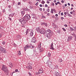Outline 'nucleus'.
<instances>
[{"mask_svg":"<svg viewBox=\"0 0 76 76\" xmlns=\"http://www.w3.org/2000/svg\"><path fill=\"white\" fill-rule=\"evenodd\" d=\"M69 29H70V30H71V31H73L74 30V29H73V28H72V27H70Z\"/></svg>","mask_w":76,"mask_h":76,"instance_id":"b1692460","label":"nucleus"},{"mask_svg":"<svg viewBox=\"0 0 76 76\" xmlns=\"http://www.w3.org/2000/svg\"><path fill=\"white\" fill-rule=\"evenodd\" d=\"M70 13L71 14H73V12H70Z\"/></svg>","mask_w":76,"mask_h":76,"instance_id":"774afa93","label":"nucleus"},{"mask_svg":"<svg viewBox=\"0 0 76 76\" xmlns=\"http://www.w3.org/2000/svg\"><path fill=\"white\" fill-rule=\"evenodd\" d=\"M28 74H29V76H32V75L31 74V73H30V72H29Z\"/></svg>","mask_w":76,"mask_h":76,"instance_id":"c03bdc74","label":"nucleus"},{"mask_svg":"<svg viewBox=\"0 0 76 76\" xmlns=\"http://www.w3.org/2000/svg\"><path fill=\"white\" fill-rule=\"evenodd\" d=\"M29 47H29L27 45H26V46H25L24 47L25 51H26V49H27V48H29Z\"/></svg>","mask_w":76,"mask_h":76,"instance_id":"2eb2a0df","label":"nucleus"},{"mask_svg":"<svg viewBox=\"0 0 76 76\" xmlns=\"http://www.w3.org/2000/svg\"><path fill=\"white\" fill-rule=\"evenodd\" d=\"M62 29H63V30L64 31V32L66 31V30L65 28H62Z\"/></svg>","mask_w":76,"mask_h":76,"instance_id":"473e14b6","label":"nucleus"},{"mask_svg":"<svg viewBox=\"0 0 76 76\" xmlns=\"http://www.w3.org/2000/svg\"><path fill=\"white\" fill-rule=\"evenodd\" d=\"M2 70L3 71H4V73H5L7 75H8L9 72L7 69V67H6V66L4 65H3L2 66Z\"/></svg>","mask_w":76,"mask_h":76,"instance_id":"f257e3e1","label":"nucleus"},{"mask_svg":"<svg viewBox=\"0 0 76 76\" xmlns=\"http://www.w3.org/2000/svg\"><path fill=\"white\" fill-rule=\"evenodd\" d=\"M47 31L45 30V29L44 28H41L40 29V32L41 34H45L46 32Z\"/></svg>","mask_w":76,"mask_h":76,"instance_id":"7ed1b4c3","label":"nucleus"},{"mask_svg":"<svg viewBox=\"0 0 76 76\" xmlns=\"http://www.w3.org/2000/svg\"><path fill=\"white\" fill-rule=\"evenodd\" d=\"M33 35H34V33L32 31H31L30 33V35L31 36H33Z\"/></svg>","mask_w":76,"mask_h":76,"instance_id":"aec40b11","label":"nucleus"},{"mask_svg":"<svg viewBox=\"0 0 76 76\" xmlns=\"http://www.w3.org/2000/svg\"><path fill=\"white\" fill-rule=\"evenodd\" d=\"M55 16H56V17H57V16H58V14H56L55 15Z\"/></svg>","mask_w":76,"mask_h":76,"instance_id":"864d4df0","label":"nucleus"},{"mask_svg":"<svg viewBox=\"0 0 76 76\" xmlns=\"http://www.w3.org/2000/svg\"><path fill=\"white\" fill-rule=\"evenodd\" d=\"M38 3H38V2H37L36 4H35V5L36 6H38Z\"/></svg>","mask_w":76,"mask_h":76,"instance_id":"ea45409f","label":"nucleus"},{"mask_svg":"<svg viewBox=\"0 0 76 76\" xmlns=\"http://www.w3.org/2000/svg\"><path fill=\"white\" fill-rule=\"evenodd\" d=\"M51 47L50 49H51L52 50H54V47H53V43H51Z\"/></svg>","mask_w":76,"mask_h":76,"instance_id":"6ab92c4d","label":"nucleus"},{"mask_svg":"<svg viewBox=\"0 0 76 76\" xmlns=\"http://www.w3.org/2000/svg\"><path fill=\"white\" fill-rule=\"evenodd\" d=\"M55 75L56 76H60V74L57 72H55Z\"/></svg>","mask_w":76,"mask_h":76,"instance_id":"9b49d317","label":"nucleus"},{"mask_svg":"<svg viewBox=\"0 0 76 76\" xmlns=\"http://www.w3.org/2000/svg\"><path fill=\"white\" fill-rule=\"evenodd\" d=\"M2 44H3V45L5 44V42H2Z\"/></svg>","mask_w":76,"mask_h":76,"instance_id":"a18cd8bd","label":"nucleus"},{"mask_svg":"<svg viewBox=\"0 0 76 76\" xmlns=\"http://www.w3.org/2000/svg\"><path fill=\"white\" fill-rule=\"evenodd\" d=\"M61 15H62V16H63V12H62L61 13Z\"/></svg>","mask_w":76,"mask_h":76,"instance_id":"13d9d810","label":"nucleus"},{"mask_svg":"<svg viewBox=\"0 0 76 76\" xmlns=\"http://www.w3.org/2000/svg\"><path fill=\"white\" fill-rule=\"evenodd\" d=\"M42 18H45V16H44L43 15H42Z\"/></svg>","mask_w":76,"mask_h":76,"instance_id":"37998d69","label":"nucleus"},{"mask_svg":"<svg viewBox=\"0 0 76 76\" xmlns=\"http://www.w3.org/2000/svg\"><path fill=\"white\" fill-rule=\"evenodd\" d=\"M42 8H40L39 9V10H40V11H42Z\"/></svg>","mask_w":76,"mask_h":76,"instance_id":"09e8293b","label":"nucleus"},{"mask_svg":"<svg viewBox=\"0 0 76 76\" xmlns=\"http://www.w3.org/2000/svg\"><path fill=\"white\" fill-rule=\"evenodd\" d=\"M41 25H45L46 26H47V24L46 23H41Z\"/></svg>","mask_w":76,"mask_h":76,"instance_id":"f3484780","label":"nucleus"},{"mask_svg":"<svg viewBox=\"0 0 76 76\" xmlns=\"http://www.w3.org/2000/svg\"><path fill=\"white\" fill-rule=\"evenodd\" d=\"M18 53L19 55H20V54H21V53H20V51H18Z\"/></svg>","mask_w":76,"mask_h":76,"instance_id":"72a5a7b5","label":"nucleus"},{"mask_svg":"<svg viewBox=\"0 0 76 76\" xmlns=\"http://www.w3.org/2000/svg\"><path fill=\"white\" fill-rule=\"evenodd\" d=\"M47 35V37H48V39H50V38H51V36H50L49 35Z\"/></svg>","mask_w":76,"mask_h":76,"instance_id":"c85d7f7f","label":"nucleus"},{"mask_svg":"<svg viewBox=\"0 0 76 76\" xmlns=\"http://www.w3.org/2000/svg\"><path fill=\"white\" fill-rule=\"evenodd\" d=\"M53 11L55 12H56V10L54 9H51L50 13H51L52 14H53V13H54V12Z\"/></svg>","mask_w":76,"mask_h":76,"instance_id":"6e6552de","label":"nucleus"},{"mask_svg":"<svg viewBox=\"0 0 76 76\" xmlns=\"http://www.w3.org/2000/svg\"><path fill=\"white\" fill-rule=\"evenodd\" d=\"M8 66H9L10 67H13V65H12V64L11 62H10L8 63Z\"/></svg>","mask_w":76,"mask_h":76,"instance_id":"ddd939ff","label":"nucleus"},{"mask_svg":"<svg viewBox=\"0 0 76 76\" xmlns=\"http://www.w3.org/2000/svg\"><path fill=\"white\" fill-rule=\"evenodd\" d=\"M41 28L40 27H38L37 28H36V29L38 32H40V31H41Z\"/></svg>","mask_w":76,"mask_h":76,"instance_id":"dca6fc26","label":"nucleus"},{"mask_svg":"<svg viewBox=\"0 0 76 76\" xmlns=\"http://www.w3.org/2000/svg\"><path fill=\"white\" fill-rule=\"evenodd\" d=\"M20 35H18L16 36V38H18V39L20 38Z\"/></svg>","mask_w":76,"mask_h":76,"instance_id":"4be33fe9","label":"nucleus"},{"mask_svg":"<svg viewBox=\"0 0 76 76\" xmlns=\"http://www.w3.org/2000/svg\"><path fill=\"white\" fill-rule=\"evenodd\" d=\"M45 3V2L44 0H42L41 2V3L43 4H44Z\"/></svg>","mask_w":76,"mask_h":76,"instance_id":"5701e85b","label":"nucleus"},{"mask_svg":"<svg viewBox=\"0 0 76 76\" xmlns=\"http://www.w3.org/2000/svg\"><path fill=\"white\" fill-rule=\"evenodd\" d=\"M34 47H35V46H32V48H34Z\"/></svg>","mask_w":76,"mask_h":76,"instance_id":"4d7b16f0","label":"nucleus"},{"mask_svg":"<svg viewBox=\"0 0 76 76\" xmlns=\"http://www.w3.org/2000/svg\"><path fill=\"white\" fill-rule=\"evenodd\" d=\"M54 17H55V16H54H54H52V18H54Z\"/></svg>","mask_w":76,"mask_h":76,"instance_id":"052dcab7","label":"nucleus"},{"mask_svg":"<svg viewBox=\"0 0 76 76\" xmlns=\"http://www.w3.org/2000/svg\"><path fill=\"white\" fill-rule=\"evenodd\" d=\"M53 27L54 28H57V25H55Z\"/></svg>","mask_w":76,"mask_h":76,"instance_id":"58836bf2","label":"nucleus"},{"mask_svg":"<svg viewBox=\"0 0 76 76\" xmlns=\"http://www.w3.org/2000/svg\"><path fill=\"white\" fill-rule=\"evenodd\" d=\"M39 6L40 7H42V4H40L39 5Z\"/></svg>","mask_w":76,"mask_h":76,"instance_id":"6e6d98bb","label":"nucleus"},{"mask_svg":"<svg viewBox=\"0 0 76 76\" xmlns=\"http://www.w3.org/2000/svg\"><path fill=\"white\" fill-rule=\"evenodd\" d=\"M55 69H57L58 68V66H56L55 67L54 66Z\"/></svg>","mask_w":76,"mask_h":76,"instance_id":"c9c22d12","label":"nucleus"},{"mask_svg":"<svg viewBox=\"0 0 76 76\" xmlns=\"http://www.w3.org/2000/svg\"><path fill=\"white\" fill-rule=\"evenodd\" d=\"M8 7L9 8H10V5H9Z\"/></svg>","mask_w":76,"mask_h":76,"instance_id":"338daca9","label":"nucleus"},{"mask_svg":"<svg viewBox=\"0 0 76 76\" xmlns=\"http://www.w3.org/2000/svg\"><path fill=\"white\" fill-rule=\"evenodd\" d=\"M50 13H48L47 14V15L48 16H50Z\"/></svg>","mask_w":76,"mask_h":76,"instance_id":"8fccbe9b","label":"nucleus"},{"mask_svg":"<svg viewBox=\"0 0 76 76\" xmlns=\"http://www.w3.org/2000/svg\"><path fill=\"white\" fill-rule=\"evenodd\" d=\"M31 30H30L29 29H27V31L26 32V35H27L28 34V33H29V32H31Z\"/></svg>","mask_w":76,"mask_h":76,"instance_id":"9d476101","label":"nucleus"},{"mask_svg":"<svg viewBox=\"0 0 76 76\" xmlns=\"http://www.w3.org/2000/svg\"><path fill=\"white\" fill-rule=\"evenodd\" d=\"M64 26H65V27H67L68 26L66 24H65L64 25Z\"/></svg>","mask_w":76,"mask_h":76,"instance_id":"79ce46f5","label":"nucleus"},{"mask_svg":"<svg viewBox=\"0 0 76 76\" xmlns=\"http://www.w3.org/2000/svg\"><path fill=\"white\" fill-rule=\"evenodd\" d=\"M72 36L68 37V39H67V41H69V40H72Z\"/></svg>","mask_w":76,"mask_h":76,"instance_id":"4468645a","label":"nucleus"},{"mask_svg":"<svg viewBox=\"0 0 76 76\" xmlns=\"http://www.w3.org/2000/svg\"><path fill=\"white\" fill-rule=\"evenodd\" d=\"M37 1L40 2V1H41V0H37Z\"/></svg>","mask_w":76,"mask_h":76,"instance_id":"bf43d9fd","label":"nucleus"},{"mask_svg":"<svg viewBox=\"0 0 76 76\" xmlns=\"http://www.w3.org/2000/svg\"><path fill=\"white\" fill-rule=\"evenodd\" d=\"M44 13H45V14H47V12L45 11V12H44Z\"/></svg>","mask_w":76,"mask_h":76,"instance_id":"5fc2aeb1","label":"nucleus"},{"mask_svg":"<svg viewBox=\"0 0 76 76\" xmlns=\"http://www.w3.org/2000/svg\"><path fill=\"white\" fill-rule=\"evenodd\" d=\"M45 32V34H46L47 35H49L51 33V31L50 30H48Z\"/></svg>","mask_w":76,"mask_h":76,"instance_id":"423d86ee","label":"nucleus"},{"mask_svg":"<svg viewBox=\"0 0 76 76\" xmlns=\"http://www.w3.org/2000/svg\"><path fill=\"white\" fill-rule=\"evenodd\" d=\"M61 19L62 20H63V19H64V18L63 17H61Z\"/></svg>","mask_w":76,"mask_h":76,"instance_id":"de8ad7c7","label":"nucleus"},{"mask_svg":"<svg viewBox=\"0 0 76 76\" xmlns=\"http://www.w3.org/2000/svg\"><path fill=\"white\" fill-rule=\"evenodd\" d=\"M54 3H56V0H54Z\"/></svg>","mask_w":76,"mask_h":76,"instance_id":"e2e57ef3","label":"nucleus"},{"mask_svg":"<svg viewBox=\"0 0 76 76\" xmlns=\"http://www.w3.org/2000/svg\"><path fill=\"white\" fill-rule=\"evenodd\" d=\"M21 23L22 25H25L26 24V21L23 19V18H22L21 19Z\"/></svg>","mask_w":76,"mask_h":76,"instance_id":"39448f33","label":"nucleus"},{"mask_svg":"<svg viewBox=\"0 0 76 76\" xmlns=\"http://www.w3.org/2000/svg\"><path fill=\"white\" fill-rule=\"evenodd\" d=\"M39 74H40V73H39V72L36 73V75H39Z\"/></svg>","mask_w":76,"mask_h":76,"instance_id":"f704fd0d","label":"nucleus"},{"mask_svg":"<svg viewBox=\"0 0 76 76\" xmlns=\"http://www.w3.org/2000/svg\"><path fill=\"white\" fill-rule=\"evenodd\" d=\"M68 6H70V3H68Z\"/></svg>","mask_w":76,"mask_h":76,"instance_id":"680f3d73","label":"nucleus"},{"mask_svg":"<svg viewBox=\"0 0 76 76\" xmlns=\"http://www.w3.org/2000/svg\"><path fill=\"white\" fill-rule=\"evenodd\" d=\"M49 1H51V0H47V3H48V4H49V3H50V2H49Z\"/></svg>","mask_w":76,"mask_h":76,"instance_id":"7c9ffc66","label":"nucleus"},{"mask_svg":"<svg viewBox=\"0 0 76 76\" xmlns=\"http://www.w3.org/2000/svg\"><path fill=\"white\" fill-rule=\"evenodd\" d=\"M45 7H48V5H47V4H45Z\"/></svg>","mask_w":76,"mask_h":76,"instance_id":"a19ab883","label":"nucleus"},{"mask_svg":"<svg viewBox=\"0 0 76 76\" xmlns=\"http://www.w3.org/2000/svg\"><path fill=\"white\" fill-rule=\"evenodd\" d=\"M40 51V52H42L43 51V50H44V49L42 48L41 49L40 48V49H39Z\"/></svg>","mask_w":76,"mask_h":76,"instance_id":"cd10ccee","label":"nucleus"},{"mask_svg":"<svg viewBox=\"0 0 76 76\" xmlns=\"http://www.w3.org/2000/svg\"><path fill=\"white\" fill-rule=\"evenodd\" d=\"M24 14H25V12L23 11L21 12V15L22 16H23L24 15Z\"/></svg>","mask_w":76,"mask_h":76,"instance_id":"393cba45","label":"nucleus"},{"mask_svg":"<svg viewBox=\"0 0 76 76\" xmlns=\"http://www.w3.org/2000/svg\"><path fill=\"white\" fill-rule=\"evenodd\" d=\"M18 5H20V2L18 3Z\"/></svg>","mask_w":76,"mask_h":76,"instance_id":"3c124183","label":"nucleus"},{"mask_svg":"<svg viewBox=\"0 0 76 76\" xmlns=\"http://www.w3.org/2000/svg\"><path fill=\"white\" fill-rule=\"evenodd\" d=\"M15 72H18V70L17 69H15Z\"/></svg>","mask_w":76,"mask_h":76,"instance_id":"69168bd1","label":"nucleus"},{"mask_svg":"<svg viewBox=\"0 0 76 76\" xmlns=\"http://www.w3.org/2000/svg\"><path fill=\"white\" fill-rule=\"evenodd\" d=\"M28 68L30 69H32V67L31 66H28Z\"/></svg>","mask_w":76,"mask_h":76,"instance_id":"e433bc0d","label":"nucleus"},{"mask_svg":"<svg viewBox=\"0 0 76 76\" xmlns=\"http://www.w3.org/2000/svg\"><path fill=\"white\" fill-rule=\"evenodd\" d=\"M54 66H55L54 65H51L49 67L52 69H54Z\"/></svg>","mask_w":76,"mask_h":76,"instance_id":"f8f14e48","label":"nucleus"},{"mask_svg":"<svg viewBox=\"0 0 76 76\" xmlns=\"http://www.w3.org/2000/svg\"><path fill=\"white\" fill-rule=\"evenodd\" d=\"M59 62H62V61H63V60H62V59H60L59 60Z\"/></svg>","mask_w":76,"mask_h":76,"instance_id":"2f4dec72","label":"nucleus"},{"mask_svg":"<svg viewBox=\"0 0 76 76\" xmlns=\"http://www.w3.org/2000/svg\"><path fill=\"white\" fill-rule=\"evenodd\" d=\"M47 11L48 12H50V9H48L47 10Z\"/></svg>","mask_w":76,"mask_h":76,"instance_id":"49530a36","label":"nucleus"},{"mask_svg":"<svg viewBox=\"0 0 76 76\" xmlns=\"http://www.w3.org/2000/svg\"><path fill=\"white\" fill-rule=\"evenodd\" d=\"M9 19V20H10L11 21V20H12V19L10 18V17L8 18Z\"/></svg>","mask_w":76,"mask_h":76,"instance_id":"603ef678","label":"nucleus"},{"mask_svg":"<svg viewBox=\"0 0 76 76\" xmlns=\"http://www.w3.org/2000/svg\"><path fill=\"white\" fill-rule=\"evenodd\" d=\"M48 64L49 66H50L51 65H52V62L50 61H49L48 62Z\"/></svg>","mask_w":76,"mask_h":76,"instance_id":"a211bd4d","label":"nucleus"},{"mask_svg":"<svg viewBox=\"0 0 76 76\" xmlns=\"http://www.w3.org/2000/svg\"><path fill=\"white\" fill-rule=\"evenodd\" d=\"M64 15H64V17H66V16H67V15H67V12H65L64 13Z\"/></svg>","mask_w":76,"mask_h":76,"instance_id":"a878e982","label":"nucleus"},{"mask_svg":"<svg viewBox=\"0 0 76 76\" xmlns=\"http://www.w3.org/2000/svg\"><path fill=\"white\" fill-rule=\"evenodd\" d=\"M39 73H42L44 72V71H43V70L42 69H40L39 70Z\"/></svg>","mask_w":76,"mask_h":76,"instance_id":"1a4fd4ad","label":"nucleus"},{"mask_svg":"<svg viewBox=\"0 0 76 76\" xmlns=\"http://www.w3.org/2000/svg\"><path fill=\"white\" fill-rule=\"evenodd\" d=\"M23 19L24 20H28L29 19H30V15H26L24 18H23Z\"/></svg>","mask_w":76,"mask_h":76,"instance_id":"f03ea898","label":"nucleus"},{"mask_svg":"<svg viewBox=\"0 0 76 76\" xmlns=\"http://www.w3.org/2000/svg\"><path fill=\"white\" fill-rule=\"evenodd\" d=\"M51 5L52 6H54V3H52Z\"/></svg>","mask_w":76,"mask_h":76,"instance_id":"4c0bfd02","label":"nucleus"},{"mask_svg":"<svg viewBox=\"0 0 76 76\" xmlns=\"http://www.w3.org/2000/svg\"><path fill=\"white\" fill-rule=\"evenodd\" d=\"M61 2L62 3H64V1L62 0L61 1Z\"/></svg>","mask_w":76,"mask_h":76,"instance_id":"0e129e2a","label":"nucleus"},{"mask_svg":"<svg viewBox=\"0 0 76 76\" xmlns=\"http://www.w3.org/2000/svg\"><path fill=\"white\" fill-rule=\"evenodd\" d=\"M60 2L58 1V2H57V3H55V4H56V6H57V5L58 4H60Z\"/></svg>","mask_w":76,"mask_h":76,"instance_id":"bb28decb","label":"nucleus"},{"mask_svg":"<svg viewBox=\"0 0 76 76\" xmlns=\"http://www.w3.org/2000/svg\"><path fill=\"white\" fill-rule=\"evenodd\" d=\"M50 56H51V54L50 53H48V57H50Z\"/></svg>","mask_w":76,"mask_h":76,"instance_id":"c756f323","label":"nucleus"},{"mask_svg":"<svg viewBox=\"0 0 76 76\" xmlns=\"http://www.w3.org/2000/svg\"><path fill=\"white\" fill-rule=\"evenodd\" d=\"M0 51L4 53H6V50L3 48L1 47L0 46Z\"/></svg>","mask_w":76,"mask_h":76,"instance_id":"20e7f679","label":"nucleus"},{"mask_svg":"<svg viewBox=\"0 0 76 76\" xmlns=\"http://www.w3.org/2000/svg\"><path fill=\"white\" fill-rule=\"evenodd\" d=\"M36 41L37 39H36L35 37H33L31 39L32 42H35V41Z\"/></svg>","mask_w":76,"mask_h":76,"instance_id":"0eeeda50","label":"nucleus"},{"mask_svg":"<svg viewBox=\"0 0 76 76\" xmlns=\"http://www.w3.org/2000/svg\"><path fill=\"white\" fill-rule=\"evenodd\" d=\"M37 48L39 50L41 49V44L39 45L38 47H37Z\"/></svg>","mask_w":76,"mask_h":76,"instance_id":"412c9836","label":"nucleus"}]
</instances>
